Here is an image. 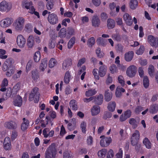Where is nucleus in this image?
<instances>
[{
    "instance_id": "obj_47",
    "label": "nucleus",
    "mask_w": 158,
    "mask_h": 158,
    "mask_svg": "<svg viewBox=\"0 0 158 158\" xmlns=\"http://www.w3.org/2000/svg\"><path fill=\"white\" fill-rule=\"evenodd\" d=\"M95 43V39L94 37L89 39L87 42V45L89 47H92Z\"/></svg>"
},
{
    "instance_id": "obj_33",
    "label": "nucleus",
    "mask_w": 158,
    "mask_h": 158,
    "mask_svg": "<svg viewBox=\"0 0 158 158\" xmlns=\"http://www.w3.org/2000/svg\"><path fill=\"white\" fill-rule=\"evenodd\" d=\"M138 2L137 0H131L129 3L130 8L131 9L134 10L138 6Z\"/></svg>"
},
{
    "instance_id": "obj_7",
    "label": "nucleus",
    "mask_w": 158,
    "mask_h": 158,
    "mask_svg": "<svg viewBox=\"0 0 158 158\" xmlns=\"http://www.w3.org/2000/svg\"><path fill=\"white\" fill-rule=\"evenodd\" d=\"M140 134L138 130H135L131 138V143L132 145L136 144L138 142L139 139Z\"/></svg>"
},
{
    "instance_id": "obj_54",
    "label": "nucleus",
    "mask_w": 158,
    "mask_h": 158,
    "mask_svg": "<svg viewBox=\"0 0 158 158\" xmlns=\"http://www.w3.org/2000/svg\"><path fill=\"white\" fill-rule=\"evenodd\" d=\"M14 63L13 60L11 58H9L7 59L5 62L4 63L10 67Z\"/></svg>"
},
{
    "instance_id": "obj_3",
    "label": "nucleus",
    "mask_w": 158,
    "mask_h": 158,
    "mask_svg": "<svg viewBox=\"0 0 158 158\" xmlns=\"http://www.w3.org/2000/svg\"><path fill=\"white\" fill-rule=\"evenodd\" d=\"M40 93L39 92V89L35 87L33 88L29 96V100L32 101L34 100L35 103H37L39 100Z\"/></svg>"
},
{
    "instance_id": "obj_23",
    "label": "nucleus",
    "mask_w": 158,
    "mask_h": 158,
    "mask_svg": "<svg viewBox=\"0 0 158 158\" xmlns=\"http://www.w3.org/2000/svg\"><path fill=\"white\" fill-rule=\"evenodd\" d=\"M100 23V21L99 18L97 16H94L92 18V25L95 27L99 26Z\"/></svg>"
},
{
    "instance_id": "obj_36",
    "label": "nucleus",
    "mask_w": 158,
    "mask_h": 158,
    "mask_svg": "<svg viewBox=\"0 0 158 158\" xmlns=\"http://www.w3.org/2000/svg\"><path fill=\"white\" fill-rule=\"evenodd\" d=\"M57 60L54 58H52L49 60L48 63L49 67L50 68H52L57 64Z\"/></svg>"
},
{
    "instance_id": "obj_21",
    "label": "nucleus",
    "mask_w": 158,
    "mask_h": 158,
    "mask_svg": "<svg viewBox=\"0 0 158 158\" xmlns=\"http://www.w3.org/2000/svg\"><path fill=\"white\" fill-rule=\"evenodd\" d=\"M27 44L28 48H32L34 45V38L32 35H30L27 40Z\"/></svg>"
},
{
    "instance_id": "obj_18",
    "label": "nucleus",
    "mask_w": 158,
    "mask_h": 158,
    "mask_svg": "<svg viewBox=\"0 0 158 158\" xmlns=\"http://www.w3.org/2000/svg\"><path fill=\"white\" fill-rule=\"evenodd\" d=\"M107 71V67L105 65H102L99 69L98 74L101 77H104Z\"/></svg>"
},
{
    "instance_id": "obj_62",
    "label": "nucleus",
    "mask_w": 158,
    "mask_h": 158,
    "mask_svg": "<svg viewBox=\"0 0 158 158\" xmlns=\"http://www.w3.org/2000/svg\"><path fill=\"white\" fill-rule=\"evenodd\" d=\"M53 3L51 1H50L47 2L46 5L47 9L48 10H51L53 7Z\"/></svg>"
},
{
    "instance_id": "obj_34",
    "label": "nucleus",
    "mask_w": 158,
    "mask_h": 158,
    "mask_svg": "<svg viewBox=\"0 0 158 158\" xmlns=\"http://www.w3.org/2000/svg\"><path fill=\"white\" fill-rule=\"evenodd\" d=\"M143 143L147 148L150 149L151 148L152 144L148 138L146 137L144 138Z\"/></svg>"
},
{
    "instance_id": "obj_5",
    "label": "nucleus",
    "mask_w": 158,
    "mask_h": 158,
    "mask_svg": "<svg viewBox=\"0 0 158 158\" xmlns=\"http://www.w3.org/2000/svg\"><path fill=\"white\" fill-rule=\"evenodd\" d=\"M13 19L11 18H6L0 22V26L3 28L9 27L12 23Z\"/></svg>"
},
{
    "instance_id": "obj_17",
    "label": "nucleus",
    "mask_w": 158,
    "mask_h": 158,
    "mask_svg": "<svg viewBox=\"0 0 158 158\" xmlns=\"http://www.w3.org/2000/svg\"><path fill=\"white\" fill-rule=\"evenodd\" d=\"M13 103L16 106H21L22 104V98L19 95H18L14 99Z\"/></svg>"
},
{
    "instance_id": "obj_52",
    "label": "nucleus",
    "mask_w": 158,
    "mask_h": 158,
    "mask_svg": "<svg viewBox=\"0 0 158 158\" xmlns=\"http://www.w3.org/2000/svg\"><path fill=\"white\" fill-rule=\"evenodd\" d=\"M14 68H11L10 70L9 69L6 72V75L7 77H10L14 73Z\"/></svg>"
},
{
    "instance_id": "obj_63",
    "label": "nucleus",
    "mask_w": 158,
    "mask_h": 158,
    "mask_svg": "<svg viewBox=\"0 0 158 158\" xmlns=\"http://www.w3.org/2000/svg\"><path fill=\"white\" fill-rule=\"evenodd\" d=\"M115 21L118 25H121L123 24L122 19L117 17L115 19Z\"/></svg>"
},
{
    "instance_id": "obj_32",
    "label": "nucleus",
    "mask_w": 158,
    "mask_h": 158,
    "mask_svg": "<svg viewBox=\"0 0 158 158\" xmlns=\"http://www.w3.org/2000/svg\"><path fill=\"white\" fill-rule=\"evenodd\" d=\"M71 75L69 71H67L65 74L64 78V81L66 84L69 83L70 80Z\"/></svg>"
},
{
    "instance_id": "obj_53",
    "label": "nucleus",
    "mask_w": 158,
    "mask_h": 158,
    "mask_svg": "<svg viewBox=\"0 0 158 158\" xmlns=\"http://www.w3.org/2000/svg\"><path fill=\"white\" fill-rule=\"evenodd\" d=\"M118 80L119 82L123 86L125 84V81L122 75H120L118 77Z\"/></svg>"
},
{
    "instance_id": "obj_22",
    "label": "nucleus",
    "mask_w": 158,
    "mask_h": 158,
    "mask_svg": "<svg viewBox=\"0 0 158 158\" xmlns=\"http://www.w3.org/2000/svg\"><path fill=\"white\" fill-rule=\"evenodd\" d=\"M4 148L6 150H9L11 148V144L10 139L9 137H6L4 141Z\"/></svg>"
},
{
    "instance_id": "obj_43",
    "label": "nucleus",
    "mask_w": 158,
    "mask_h": 158,
    "mask_svg": "<svg viewBox=\"0 0 158 158\" xmlns=\"http://www.w3.org/2000/svg\"><path fill=\"white\" fill-rule=\"evenodd\" d=\"M158 110V106L157 105H154L151 106L149 111L150 113L153 114L156 113Z\"/></svg>"
},
{
    "instance_id": "obj_12",
    "label": "nucleus",
    "mask_w": 158,
    "mask_h": 158,
    "mask_svg": "<svg viewBox=\"0 0 158 158\" xmlns=\"http://www.w3.org/2000/svg\"><path fill=\"white\" fill-rule=\"evenodd\" d=\"M131 112L130 110H127L122 114L120 117L119 120L121 122L125 121L127 118H129L131 116Z\"/></svg>"
},
{
    "instance_id": "obj_39",
    "label": "nucleus",
    "mask_w": 158,
    "mask_h": 158,
    "mask_svg": "<svg viewBox=\"0 0 158 158\" xmlns=\"http://www.w3.org/2000/svg\"><path fill=\"white\" fill-rule=\"evenodd\" d=\"M112 37L114 40H115L118 42L121 41L122 40V37L118 33L113 34Z\"/></svg>"
},
{
    "instance_id": "obj_6",
    "label": "nucleus",
    "mask_w": 158,
    "mask_h": 158,
    "mask_svg": "<svg viewBox=\"0 0 158 158\" xmlns=\"http://www.w3.org/2000/svg\"><path fill=\"white\" fill-rule=\"evenodd\" d=\"M137 68L134 65H131L127 69L126 73L127 76L130 77H133L135 76Z\"/></svg>"
},
{
    "instance_id": "obj_48",
    "label": "nucleus",
    "mask_w": 158,
    "mask_h": 158,
    "mask_svg": "<svg viewBox=\"0 0 158 158\" xmlns=\"http://www.w3.org/2000/svg\"><path fill=\"white\" fill-rule=\"evenodd\" d=\"M66 32L65 28H62L59 33V35L61 38H64L65 36Z\"/></svg>"
},
{
    "instance_id": "obj_26",
    "label": "nucleus",
    "mask_w": 158,
    "mask_h": 158,
    "mask_svg": "<svg viewBox=\"0 0 158 158\" xmlns=\"http://www.w3.org/2000/svg\"><path fill=\"white\" fill-rule=\"evenodd\" d=\"M31 74L32 79L35 81H36L39 78L38 71L36 69H34L31 71Z\"/></svg>"
},
{
    "instance_id": "obj_37",
    "label": "nucleus",
    "mask_w": 158,
    "mask_h": 158,
    "mask_svg": "<svg viewBox=\"0 0 158 158\" xmlns=\"http://www.w3.org/2000/svg\"><path fill=\"white\" fill-rule=\"evenodd\" d=\"M69 105L71 107H72V109L76 110L77 109V106L76 101L74 100H71L70 102Z\"/></svg>"
},
{
    "instance_id": "obj_64",
    "label": "nucleus",
    "mask_w": 158,
    "mask_h": 158,
    "mask_svg": "<svg viewBox=\"0 0 158 158\" xmlns=\"http://www.w3.org/2000/svg\"><path fill=\"white\" fill-rule=\"evenodd\" d=\"M87 152V150L85 148H81L79 149V153L80 154H85Z\"/></svg>"
},
{
    "instance_id": "obj_28",
    "label": "nucleus",
    "mask_w": 158,
    "mask_h": 158,
    "mask_svg": "<svg viewBox=\"0 0 158 158\" xmlns=\"http://www.w3.org/2000/svg\"><path fill=\"white\" fill-rule=\"evenodd\" d=\"M47 60L46 59H43L41 61L40 66V69L42 71H44L47 66Z\"/></svg>"
},
{
    "instance_id": "obj_4",
    "label": "nucleus",
    "mask_w": 158,
    "mask_h": 158,
    "mask_svg": "<svg viewBox=\"0 0 158 158\" xmlns=\"http://www.w3.org/2000/svg\"><path fill=\"white\" fill-rule=\"evenodd\" d=\"M11 8V5L7 2L4 0L0 3V11L8 12Z\"/></svg>"
},
{
    "instance_id": "obj_38",
    "label": "nucleus",
    "mask_w": 158,
    "mask_h": 158,
    "mask_svg": "<svg viewBox=\"0 0 158 158\" xmlns=\"http://www.w3.org/2000/svg\"><path fill=\"white\" fill-rule=\"evenodd\" d=\"M96 92L95 89H90L86 92L85 95L87 97H90L95 95Z\"/></svg>"
},
{
    "instance_id": "obj_60",
    "label": "nucleus",
    "mask_w": 158,
    "mask_h": 158,
    "mask_svg": "<svg viewBox=\"0 0 158 158\" xmlns=\"http://www.w3.org/2000/svg\"><path fill=\"white\" fill-rule=\"evenodd\" d=\"M112 116V114L109 112H106L104 114L103 116V118L106 119L107 118H110Z\"/></svg>"
},
{
    "instance_id": "obj_59",
    "label": "nucleus",
    "mask_w": 158,
    "mask_h": 158,
    "mask_svg": "<svg viewBox=\"0 0 158 158\" xmlns=\"http://www.w3.org/2000/svg\"><path fill=\"white\" fill-rule=\"evenodd\" d=\"M67 31L68 34L70 36L74 35V29L71 27H68Z\"/></svg>"
},
{
    "instance_id": "obj_50",
    "label": "nucleus",
    "mask_w": 158,
    "mask_h": 158,
    "mask_svg": "<svg viewBox=\"0 0 158 158\" xmlns=\"http://www.w3.org/2000/svg\"><path fill=\"white\" fill-rule=\"evenodd\" d=\"M110 73L112 74L116 73L118 72L117 68L116 66L114 64L110 66Z\"/></svg>"
},
{
    "instance_id": "obj_20",
    "label": "nucleus",
    "mask_w": 158,
    "mask_h": 158,
    "mask_svg": "<svg viewBox=\"0 0 158 158\" xmlns=\"http://www.w3.org/2000/svg\"><path fill=\"white\" fill-rule=\"evenodd\" d=\"M100 107L98 106L94 105L91 109V112L93 116L96 115L100 112Z\"/></svg>"
},
{
    "instance_id": "obj_13",
    "label": "nucleus",
    "mask_w": 158,
    "mask_h": 158,
    "mask_svg": "<svg viewBox=\"0 0 158 158\" xmlns=\"http://www.w3.org/2000/svg\"><path fill=\"white\" fill-rule=\"evenodd\" d=\"M123 18L126 24L129 26H131L133 23L131 17L128 14L126 13L123 16Z\"/></svg>"
},
{
    "instance_id": "obj_61",
    "label": "nucleus",
    "mask_w": 158,
    "mask_h": 158,
    "mask_svg": "<svg viewBox=\"0 0 158 158\" xmlns=\"http://www.w3.org/2000/svg\"><path fill=\"white\" fill-rule=\"evenodd\" d=\"M114 156V152L113 151L110 149L109 150L107 155V158H112Z\"/></svg>"
},
{
    "instance_id": "obj_31",
    "label": "nucleus",
    "mask_w": 158,
    "mask_h": 158,
    "mask_svg": "<svg viewBox=\"0 0 158 158\" xmlns=\"http://www.w3.org/2000/svg\"><path fill=\"white\" fill-rule=\"evenodd\" d=\"M129 123L132 125L133 128H136L138 126L139 122H137L136 119L134 118H130L129 121Z\"/></svg>"
},
{
    "instance_id": "obj_24",
    "label": "nucleus",
    "mask_w": 158,
    "mask_h": 158,
    "mask_svg": "<svg viewBox=\"0 0 158 158\" xmlns=\"http://www.w3.org/2000/svg\"><path fill=\"white\" fill-rule=\"evenodd\" d=\"M134 52L132 51H129L125 54V59L127 61H130L132 59L134 56Z\"/></svg>"
},
{
    "instance_id": "obj_15",
    "label": "nucleus",
    "mask_w": 158,
    "mask_h": 158,
    "mask_svg": "<svg viewBox=\"0 0 158 158\" xmlns=\"http://www.w3.org/2000/svg\"><path fill=\"white\" fill-rule=\"evenodd\" d=\"M111 139L110 137H105L102 139L100 141V144L102 147H107L111 142Z\"/></svg>"
},
{
    "instance_id": "obj_25",
    "label": "nucleus",
    "mask_w": 158,
    "mask_h": 158,
    "mask_svg": "<svg viewBox=\"0 0 158 158\" xmlns=\"http://www.w3.org/2000/svg\"><path fill=\"white\" fill-rule=\"evenodd\" d=\"M105 100L107 102L110 101L112 98V93L111 92H109V89L106 90L105 93Z\"/></svg>"
},
{
    "instance_id": "obj_56",
    "label": "nucleus",
    "mask_w": 158,
    "mask_h": 158,
    "mask_svg": "<svg viewBox=\"0 0 158 158\" xmlns=\"http://www.w3.org/2000/svg\"><path fill=\"white\" fill-rule=\"evenodd\" d=\"M98 69H93V75L94 76L95 79L97 80H98L99 79V77L97 73Z\"/></svg>"
},
{
    "instance_id": "obj_58",
    "label": "nucleus",
    "mask_w": 158,
    "mask_h": 158,
    "mask_svg": "<svg viewBox=\"0 0 158 158\" xmlns=\"http://www.w3.org/2000/svg\"><path fill=\"white\" fill-rule=\"evenodd\" d=\"M144 50V46H141L139 49L137 50L136 53L139 55H141L143 53Z\"/></svg>"
},
{
    "instance_id": "obj_35",
    "label": "nucleus",
    "mask_w": 158,
    "mask_h": 158,
    "mask_svg": "<svg viewBox=\"0 0 158 158\" xmlns=\"http://www.w3.org/2000/svg\"><path fill=\"white\" fill-rule=\"evenodd\" d=\"M64 158H73V156L72 153L69 151H65L63 154Z\"/></svg>"
},
{
    "instance_id": "obj_8",
    "label": "nucleus",
    "mask_w": 158,
    "mask_h": 158,
    "mask_svg": "<svg viewBox=\"0 0 158 158\" xmlns=\"http://www.w3.org/2000/svg\"><path fill=\"white\" fill-rule=\"evenodd\" d=\"M23 6L25 8L29 10L28 12L31 14H33L35 8L32 6V3L31 2H28L27 0H24L23 1Z\"/></svg>"
},
{
    "instance_id": "obj_19",
    "label": "nucleus",
    "mask_w": 158,
    "mask_h": 158,
    "mask_svg": "<svg viewBox=\"0 0 158 158\" xmlns=\"http://www.w3.org/2000/svg\"><path fill=\"white\" fill-rule=\"evenodd\" d=\"M94 100L96 104L98 105H101L103 101V96L102 95L99 94L98 95L95 97V99Z\"/></svg>"
},
{
    "instance_id": "obj_55",
    "label": "nucleus",
    "mask_w": 158,
    "mask_h": 158,
    "mask_svg": "<svg viewBox=\"0 0 158 158\" xmlns=\"http://www.w3.org/2000/svg\"><path fill=\"white\" fill-rule=\"evenodd\" d=\"M96 53L98 57L100 58H102L104 56V53H102L101 52V49L98 48L96 50Z\"/></svg>"
},
{
    "instance_id": "obj_29",
    "label": "nucleus",
    "mask_w": 158,
    "mask_h": 158,
    "mask_svg": "<svg viewBox=\"0 0 158 158\" xmlns=\"http://www.w3.org/2000/svg\"><path fill=\"white\" fill-rule=\"evenodd\" d=\"M125 90L123 88L119 86H118L115 91V95L117 97H120L122 96V93L124 92Z\"/></svg>"
},
{
    "instance_id": "obj_42",
    "label": "nucleus",
    "mask_w": 158,
    "mask_h": 158,
    "mask_svg": "<svg viewBox=\"0 0 158 158\" xmlns=\"http://www.w3.org/2000/svg\"><path fill=\"white\" fill-rule=\"evenodd\" d=\"M143 84L144 87L145 88H148L149 85V81L148 77L147 76H145L144 77Z\"/></svg>"
},
{
    "instance_id": "obj_41",
    "label": "nucleus",
    "mask_w": 158,
    "mask_h": 158,
    "mask_svg": "<svg viewBox=\"0 0 158 158\" xmlns=\"http://www.w3.org/2000/svg\"><path fill=\"white\" fill-rule=\"evenodd\" d=\"M107 152V150L105 149H103L99 151L98 152V155L99 157L101 158H104L105 157Z\"/></svg>"
},
{
    "instance_id": "obj_44",
    "label": "nucleus",
    "mask_w": 158,
    "mask_h": 158,
    "mask_svg": "<svg viewBox=\"0 0 158 158\" xmlns=\"http://www.w3.org/2000/svg\"><path fill=\"white\" fill-rule=\"evenodd\" d=\"M148 71L149 75L152 77L153 76V73L154 72L155 69L154 66L151 64L149 66L148 69Z\"/></svg>"
},
{
    "instance_id": "obj_1",
    "label": "nucleus",
    "mask_w": 158,
    "mask_h": 158,
    "mask_svg": "<svg viewBox=\"0 0 158 158\" xmlns=\"http://www.w3.org/2000/svg\"><path fill=\"white\" fill-rule=\"evenodd\" d=\"M57 152L55 144L52 143L47 149L45 153V158H55Z\"/></svg>"
},
{
    "instance_id": "obj_46",
    "label": "nucleus",
    "mask_w": 158,
    "mask_h": 158,
    "mask_svg": "<svg viewBox=\"0 0 158 158\" xmlns=\"http://www.w3.org/2000/svg\"><path fill=\"white\" fill-rule=\"evenodd\" d=\"M12 93V91L11 88H9L7 89L6 93H4L3 95H4L5 97H6V99H7V98L11 97Z\"/></svg>"
},
{
    "instance_id": "obj_14",
    "label": "nucleus",
    "mask_w": 158,
    "mask_h": 158,
    "mask_svg": "<svg viewBox=\"0 0 158 158\" xmlns=\"http://www.w3.org/2000/svg\"><path fill=\"white\" fill-rule=\"evenodd\" d=\"M72 64V60L71 58L66 59L64 60L62 63V68L67 70Z\"/></svg>"
},
{
    "instance_id": "obj_9",
    "label": "nucleus",
    "mask_w": 158,
    "mask_h": 158,
    "mask_svg": "<svg viewBox=\"0 0 158 158\" xmlns=\"http://www.w3.org/2000/svg\"><path fill=\"white\" fill-rule=\"evenodd\" d=\"M148 41L152 46L156 48L158 47V39L152 35H149L148 37Z\"/></svg>"
},
{
    "instance_id": "obj_11",
    "label": "nucleus",
    "mask_w": 158,
    "mask_h": 158,
    "mask_svg": "<svg viewBox=\"0 0 158 158\" xmlns=\"http://www.w3.org/2000/svg\"><path fill=\"white\" fill-rule=\"evenodd\" d=\"M16 42L18 45L21 48H23L26 43V40L24 37L21 35L17 37Z\"/></svg>"
},
{
    "instance_id": "obj_40",
    "label": "nucleus",
    "mask_w": 158,
    "mask_h": 158,
    "mask_svg": "<svg viewBox=\"0 0 158 158\" xmlns=\"http://www.w3.org/2000/svg\"><path fill=\"white\" fill-rule=\"evenodd\" d=\"M75 38L73 37L69 40L68 44V47L69 49L71 48L75 43Z\"/></svg>"
},
{
    "instance_id": "obj_57",
    "label": "nucleus",
    "mask_w": 158,
    "mask_h": 158,
    "mask_svg": "<svg viewBox=\"0 0 158 158\" xmlns=\"http://www.w3.org/2000/svg\"><path fill=\"white\" fill-rule=\"evenodd\" d=\"M86 61V59L85 57H83L80 59L78 61L77 63V66L78 67H80L81 65L84 64Z\"/></svg>"
},
{
    "instance_id": "obj_2",
    "label": "nucleus",
    "mask_w": 158,
    "mask_h": 158,
    "mask_svg": "<svg viewBox=\"0 0 158 158\" xmlns=\"http://www.w3.org/2000/svg\"><path fill=\"white\" fill-rule=\"evenodd\" d=\"M25 21V19L23 17H19L15 20L13 25L16 31L20 32L23 29Z\"/></svg>"
},
{
    "instance_id": "obj_10",
    "label": "nucleus",
    "mask_w": 158,
    "mask_h": 158,
    "mask_svg": "<svg viewBox=\"0 0 158 158\" xmlns=\"http://www.w3.org/2000/svg\"><path fill=\"white\" fill-rule=\"evenodd\" d=\"M48 22L52 24H55L58 23V19L57 15L55 14L52 13L49 15L48 17Z\"/></svg>"
},
{
    "instance_id": "obj_16",
    "label": "nucleus",
    "mask_w": 158,
    "mask_h": 158,
    "mask_svg": "<svg viewBox=\"0 0 158 158\" xmlns=\"http://www.w3.org/2000/svg\"><path fill=\"white\" fill-rule=\"evenodd\" d=\"M4 126L5 127L9 129H15L17 127V124L15 122L10 121L6 122Z\"/></svg>"
},
{
    "instance_id": "obj_49",
    "label": "nucleus",
    "mask_w": 158,
    "mask_h": 158,
    "mask_svg": "<svg viewBox=\"0 0 158 158\" xmlns=\"http://www.w3.org/2000/svg\"><path fill=\"white\" fill-rule=\"evenodd\" d=\"M86 122L83 121L80 125V127L83 133H85L86 131Z\"/></svg>"
},
{
    "instance_id": "obj_45",
    "label": "nucleus",
    "mask_w": 158,
    "mask_h": 158,
    "mask_svg": "<svg viewBox=\"0 0 158 158\" xmlns=\"http://www.w3.org/2000/svg\"><path fill=\"white\" fill-rule=\"evenodd\" d=\"M40 58V53L39 51L36 52L34 55V59L35 62H38Z\"/></svg>"
},
{
    "instance_id": "obj_27",
    "label": "nucleus",
    "mask_w": 158,
    "mask_h": 158,
    "mask_svg": "<svg viewBox=\"0 0 158 158\" xmlns=\"http://www.w3.org/2000/svg\"><path fill=\"white\" fill-rule=\"evenodd\" d=\"M116 106V103L114 101H111L108 104L107 108L109 111L113 112Z\"/></svg>"
},
{
    "instance_id": "obj_51",
    "label": "nucleus",
    "mask_w": 158,
    "mask_h": 158,
    "mask_svg": "<svg viewBox=\"0 0 158 158\" xmlns=\"http://www.w3.org/2000/svg\"><path fill=\"white\" fill-rule=\"evenodd\" d=\"M25 29L27 32H29L32 31V27L30 24L27 23L25 26Z\"/></svg>"
},
{
    "instance_id": "obj_30",
    "label": "nucleus",
    "mask_w": 158,
    "mask_h": 158,
    "mask_svg": "<svg viewBox=\"0 0 158 158\" xmlns=\"http://www.w3.org/2000/svg\"><path fill=\"white\" fill-rule=\"evenodd\" d=\"M115 24V21L112 19H109L107 20V26L109 29L114 28Z\"/></svg>"
}]
</instances>
